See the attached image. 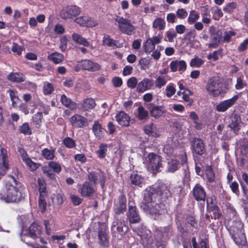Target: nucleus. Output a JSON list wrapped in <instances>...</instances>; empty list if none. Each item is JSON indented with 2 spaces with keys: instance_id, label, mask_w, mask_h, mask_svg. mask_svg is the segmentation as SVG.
Returning <instances> with one entry per match:
<instances>
[{
  "instance_id": "22",
  "label": "nucleus",
  "mask_w": 248,
  "mask_h": 248,
  "mask_svg": "<svg viewBox=\"0 0 248 248\" xmlns=\"http://www.w3.org/2000/svg\"><path fill=\"white\" fill-rule=\"evenodd\" d=\"M153 86V81L150 78H145L138 83L137 91L139 93H143L151 89Z\"/></svg>"
},
{
  "instance_id": "24",
  "label": "nucleus",
  "mask_w": 248,
  "mask_h": 248,
  "mask_svg": "<svg viewBox=\"0 0 248 248\" xmlns=\"http://www.w3.org/2000/svg\"><path fill=\"white\" fill-rule=\"evenodd\" d=\"M87 120L83 116L75 114L70 119V122L72 126L74 127H82L87 123Z\"/></svg>"
},
{
  "instance_id": "46",
  "label": "nucleus",
  "mask_w": 248,
  "mask_h": 248,
  "mask_svg": "<svg viewBox=\"0 0 248 248\" xmlns=\"http://www.w3.org/2000/svg\"><path fill=\"white\" fill-rule=\"evenodd\" d=\"M52 199L53 204L57 206H61L64 201L63 195L60 193L54 194Z\"/></svg>"
},
{
  "instance_id": "9",
  "label": "nucleus",
  "mask_w": 248,
  "mask_h": 248,
  "mask_svg": "<svg viewBox=\"0 0 248 248\" xmlns=\"http://www.w3.org/2000/svg\"><path fill=\"white\" fill-rule=\"evenodd\" d=\"M148 188L155 189L152 193L155 199H157L161 200L167 199L170 196V192L168 186L164 184H156Z\"/></svg>"
},
{
  "instance_id": "1",
  "label": "nucleus",
  "mask_w": 248,
  "mask_h": 248,
  "mask_svg": "<svg viewBox=\"0 0 248 248\" xmlns=\"http://www.w3.org/2000/svg\"><path fill=\"white\" fill-rule=\"evenodd\" d=\"M154 190L155 189L146 188L144 193L143 201L140 206L144 212L156 219L164 212L165 205L159 200L154 198L152 193Z\"/></svg>"
},
{
  "instance_id": "63",
  "label": "nucleus",
  "mask_w": 248,
  "mask_h": 248,
  "mask_svg": "<svg viewBox=\"0 0 248 248\" xmlns=\"http://www.w3.org/2000/svg\"><path fill=\"white\" fill-rule=\"evenodd\" d=\"M187 13L185 9L181 8L179 9L176 11V16L180 19H185L187 16Z\"/></svg>"
},
{
  "instance_id": "59",
  "label": "nucleus",
  "mask_w": 248,
  "mask_h": 248,
  "mask_svg": "<svg viewBox=\"0 0 248 248\" xmlns=\"http://www.w3.org/2000/svg\"><path fill=\"white\" fill-rule=\"evenodd\" d=\"M138 80L136 78L132 77L129 78L127 81V85L129 88L134 89L138 86Z\"/></svg>"
},
{
  "instance_id": "16",
  "label": "nucleus",
  "mask_w": 248,
  "mask_h": 248,
  "mask_svg": "<svg viewBox=\"0 0 248 248\" xmlns=\"http://www.w3.org/2000/svg\"><path fill=\"white\" fill-rule=\"evenodd\" d=\"M241 119L239 115L234 114L230 117V122L228 127L235 135L238 134L241 127Z\"/></svg>"
},
{
  "instance_id": "12",
  "label": "nucleus",
  "mask_w": 248,
  "mask_h": 248,
  "mask_svg": "<svg viewBox=\"0 0 248 248\" xmlns=\"http://www.w3.org/2000/svg\"><path fill=\"white\" fill-rule=\"evenodd\" d=\"M80 10L76 5L67 6L64 7L60 13L61 18L67 19H71L79 14Z\"/></svg>"
},
{
  "instance_id": "61",
  "label": "nucleus",
  "mask_w": 248,
  "mask_h": 248,
  "mask_svg": "<svg viewBox=\"0 0 248 248\" xmlns=\"http://www.w3.org/2000/svg\"><path fill=\"white\" fill-rule=\"evenodd\" d=\"M236 33L232 31H226L224 32L223 36V41L224 42H230L231 38L232 36H234Z\"/></svg>"
},
{
  "instance_id": "21",
  "label": "nucleus",
  "mask_w": 248,
  "mask_h": 248,
  "mask_svg": "<svg viewBox=\"0 0 248 248\" xmlns=\"http://www.w3.org/2000/svg\"><path fill=\"white\" fill-rule=\"evenodd\" d=\"M144 131L147 135L153 137H159L160 132L159 129L157 127L155 124L150 123L146 124L143 128Z\"/></svg>"
},
{
  "instance_id": "45",
  "label": "nucleus",
  "mask_w": 248,
  "mask_h": 248,
  "mask_svg": "<svg viewBox=\"0 0 248 248\" xmlns=\"http://www.w3.org/2000/svg\"><path fill=\"white\" fill-rule=\"evenodd\" d=\"M62 142L66 147L69 149H74L76 147V141L70 137L65 138Z\"/></svg>"
},
{
  "instance_id": "15",
  "label": "nucleus",
  "mask_w": 248,
  "mask_h": 248,
  "mask_svg": "<svg viewBox=\"0 0 248 248\" xmlns=\"http://www.w3.org/2000/svg\"><path fill=\"white\" fill-rule=\"evenodd\" d=\"M126 198L123 195H121L115 200L114 207V216H120L121 214H123L125 211L126 209Z\"/></svg>"
},
{
  "instance_id": "54",
  "label": "nucleus",
  "mask_w": 248,
  "mask_h": 248,
  "mask_svg": "<svg viewBox=\"0 0 248 248\" xmlns=\"http://www.w3.org/2000/svg\"><path fill=\"white\" fill-rule=\"evenodd\" d=\"M54 91L52 85L48 82L45 83L43 86V92L45 95L50 94Z\"/></svg>"
},
{
  "instance_id": "38",
  "label": "nucleus",
  "mask_w": 248,
  "mask_h": 248,
  "mask_svg": "<svg viewBox=\"0 0 248 248\" xmlns=\"http://www.w3.org/2000/svg\"><path fill=\"white\" fill-rule=\"evenodd\" d=\"M103 44L104 45L108 47L118 46V42L111 39L108 35H105L103 38Z\"/></svg>"
},
{
  "instance_id": "43",
  "label": "nucleus",
  "mask_w": 248,
  "mask_h": 248,
  "mask_svg": "<svg viewBox=\"0 0 248 248\" xmlns=\"http://www.w3.org/2000/svg\"><path fill=\"white\" fill-rule=\"evenodd\" d=\"M55 151L53 149L45 148L42 151V155L47 160H52L55 157Z\"/></svg>"
},
{
  "instance_id": "53",
  "label": "nucleus",
  "mask_w": 248,
  "mask_h": 248,
  "mask_svg": "<svg viewBox=\"0 0 248 248\" xmlns=\"http://www.w3.org/2000/svg\"><path fill=\"white\" fill-rule=\"evenodd\" d=\"M88 19H89V16H81L77 17L75 19V22L81 26L86 27Z\"/></svg>"
},
{
  "instance_id": "47",
  "label": "nucleus",
  "mask_w": 248,
  "mask_h": 248,
  "mask_svg": "<svg viewBox=\"0 0 248 248\" xmlns=\"http://www.w3.org/2000/svg\"><path fill=\"white\" fill-rule=\"evenodd\" d=\"M200 18V15L195 10H191L187 18V22L189 24H193L196 22Z\"/></svg>"
},
{
  "instance_id": "35",
  "label": "nucleus",
  "mask_w": 248,
  "mask_h": 248,
  "mask_svg": "<svg viewBox=\"0 0 248 248\" xmlns=\"http://www.w3.org/2000/svg\"><path fill=\"white\" fill-rule=\"evenodd\" d=\"M62 103L66 107L73 110L77 108V104L72 101L70 98H68L65 94H62L61 97Z\"/></svg>"
},
{
  "instance_id": "3",
  "label": "nucleus",
  "mask_w": 248,
  "mask_h": 248,
  "mask_svg": "<svg viewBox=\"0 0 248 248\" xmlns=\"http://www.w3.org/2000/svg\"><path fill=\"white\" fill-rule=\"evenodd\" d=\"M42 234L41 227L36 223H32L29 228L28 230L23 229L20 232L21 240L27 245L33 247L32 243L28 241L29 238L33 239L40 238Z\"/></svg>"
},
{
  "instance_id": "33",
  "label": "nucleus",
  "mask_w": 248,
  "mask_h": 248,
  "mask_svg": "<svg viewBox=\"0 0 248 248\" xmlns=\"http://www.w3.org/2000/svg\"><path fill=\"white\" fill-rule=\"evenodd\" d=\"M47 59L55 64H58L62 63L64 59V57L63 54L55 52L51 54H50L47 56Z\"/></svg>"
},
{
  "instance_id": "62",
  "label": "nucleus",
  "mask_w": 248,
  "mask_h": 248,
  "mask_svg": "<svg viewBox=\"0 0 248 248\" xmlns=\"http://www.w3.org/2000/svg\"><path fill=\"white\" fill-rule=\"evenodd\" d=\"M42 118L43 115L42 112H38L32 117V120L36 125H40Z\"/></svg>"
},
{
  "instance_id": "25",
  "label": "nucleus",
  "mask_w": 248,
  "mask_h": 248,
  "mask_svg": "<svg viewBox=\"0 0 248 248\" xmlns=\"http://www.w3.org/2000/svg\"><path fill=\"white\" fill-rule=\"evenodd\" d=\"M82 69L90 71H97L100 69V65L89 60H84L81 62Z\"/></svg>"
},
{
  "instance_id": "51",
  "label": "nucleus",
  "mask_w": 248,
  "mask_h": 248,
  "mask_svg": "<svg viewBox=\"0 0 248 248\" xmlns=\"http://www.w3.org/2000/svg\"><path fill=\"white\" fill-rule=\"evenodd\" d=\"M48 166L56 173H59L62 170L61 166L58 162L50 161L48 164Z\"/></svg>"
},
{
  "instance_id": "41",
  "label": "nucleus",
  "mask_w": 248,
  "mask_h": 248,
  "mask_svg": "<svg viewBox=\"0 0 248 248\" xmlns=\"http://www.w3.org/2000/svg\"><path fill=\"white\" fill-rule=\"evenodd\" d=\"M143 47L146 53H150L155 49V45L153 43L150 38H149L146 40V42L143 43Z\"/></svg>"
},
{
  "instance_id": "40",
  "label": "nucleus",
  "mask_w": 248,
  "mask_h": 248,
  "mask_svg": "<svg viewBox=\"0 0 248 248\" xmlns=\"http://www.w3.org/2000/svg\"><path fill=\"white\" fill-rule=\"evenodd\" d=\"M137 118L140 120L145 121L149 117V113L147 110L142 106H140L138 108Z\"/></svg>"
},
{
  "instance_id": "29",
  "label": "nucleus",
  "mask_w": 248,
  "mask_h": 248,
  "mask_svg": "<svg viewBox=\"0 0 248 248\" xmlns=\"http://www.w3.org/2000/svg\"><path fill=\"white\" fill-rule=\"evenodd\" d=\"M243 225L242 222L238 219H235L232 221V224L230 227L229 231L230 234L243 232Z\"/></svg>"
},
{
  "instance_id": "49",
  "label": "nucleus",
  "mask_w": 248,
  "mask_h": 248,
  "mask_svg": "<svg viewBox=\"0 0 248 248\" xmlns=\"http://www.w3.org/2000/svg\"><path fill=\"white\" fill-rule=\"evenodd\" d=\"M166 95L168 98L172 97L176 93V89L173 84H169L166 87Z\"/></svg>"
},
{
  "instance_id": "50",
  "label": "nucleus",
  "mask_w": 248,
  "mask_h": 248,
  "mask_svg": "<svg viewBox=\"0 0 248 248\" xmlns=\"http://www.w3.org/2000/svg\"><path fill=\"white\" fill-rule=\"evenodd\" d=\"M98 237L101 244L105 245L107 243V235L104 230L101 229L98 231Z\"/></svg>"
},
{
  "instance_id": "60",
  "label": "nucleus",
  "mask_w": 248,
  "mask_h": 248,
  "mask_svg": "<svg viewBox=\"0 0 248 248\" xmlns=\"http://www.w3.org/2000/svg\"><path fill=\"white\" fill-rule=\"evenodd\" d=\"M67 38L65 36H62L60 39V48L62 52L64 51L67 48Z\"/></svg>"
},
{
  "instance_id": "13",
  "label": "nucleus",
  "mask_w": 248,
  "mask_h": 248,
  "mask_svg": "<svg viewBox=\"0 0 248 248\" xmlns=\"http://www.w3.org/2000/svg\"><path fill=\"white\" fill-rule=\"evenodd\" d=\"M192 153L197 155H202L205 152V145L203 141L197 138H193L191 141Z\"/></svg>"
},
{
  "instance_id": "42",
  "label": "nucleus",
  "mask_w": 248,
  "mask_h": 248,
  "mask_svg": "<svg viewBox=\"0 0 248 248\" xmlns=\"http://www.w3.org/2000/svg\"><path fill=\"white\" fill-rule=\"evenodd\" d=\"M95 105V101L91 98L85 99L82 103V107L86 110L93 108Z\"/></svg>"
},
{
  "instance_id": "37",
  "label": "nucleus",
  "mask_w": 248,
  "mask_h": 248,
  "mask_svg": "<svg viewBox=\"0 0 248 248\" xmlns=\"http://www.w3.org/2000/svg\"><path fill=\"white\" fill-rule=\"evenodd\" d=\"M8 80L14 82H21L25 80L24 76L20 73H11L7 77Z\"/></svg>"
},
{
  "instance_id": "64",
  "label": "nucleus",
  "mask_w": 248,
  "mask_h": 248,
  "mask_svg": "<svg viewBox=\"0 0 248 248\" xmlns=\"http://www.w3.org/2000/svg\"><path fill=\"white\" fill-rule=\"evenodd\" d=\"M240 150L242 155H244L246 158H248V143L241 145Z\"/></svg>"
},
{
  "instance_id": "19",
  "label": "nucleus",
  "mask_w": 248,
  "mask_h": 248,
  "mask_svg": "<svg viewBox=\"0 0 248 248\" xmlns=\"http://www.w3.org/2000/svg\"><path fill=\"white\" fill-rule=\"evenodd\" d=\"M78 191L82 197H88L94 193L95 189L90 182L86 181L79 189Z\"/></svg>"
},
{
  "instance_id": "27",
  "label": "nucleus",
  "mask_w": 248,
  "mask_h": 248,
  "mask_svg": "<svg viewBox=\"0 0 248 248\" xmlns=\"http://www.w3.org/2000/svg\"><path fill=\"white\" fill-rule=\"evenodd\" d=\"M130 181L132 185L142 187L145 185V179L137 172H133L130 175Z\"/></svg>"
},
{
  "instance_id": "4",
  "label": "nucleus",
  "mask_w": 248,
  "mask_h": 248,
  "mask_svg": "<svg viewBox=\"0 0 248 248\" xmlns=\"http://www.w3.org/2000/svg\"><path fill=\"white\" fill-rule=\"evenodd\" d=\"M205 89L211 96L217 97L226 93L221 80L217 77H212L207 81Z\"/></svg>"
},
{
  "instance_id": "5",
  "label": "nucleus",
  "mask_w": 248,
  "mask_h": 248,
  "mask_svg": "<svg viewBox=\"0 0 248 248\" xmlns=\"http://www.w3.org/2000/svg\"><path fill=\"white\" fill-rule=\"evenodd\" d=\"M205 179L207 185L210 188L215 191H217L220 193L224 192L221 183L220 181L216 180L215 174L213 172L211 165H207L205 166Z\"/></svg>"
},
{
  "instance_id": "30",
  "label": "nucleus",
  "mask_w": 248,
  "mask_h": 248,
  "mask_svg": "<svg viewBox=\"0 0 248 248\" xmlns=\"http://www.w3.org/2000/svg\"><path fill=\"white\" fill-rule=\"evenodd\" d=\"M176 146V140L174 141L172 138H170L168 139L164 146L163 151L166 154L170 155L174 153Z\"/></svg>"
},
{
  "instance_id": "23",
  "label": "nucleus",
  "mask_w": 248,
  "mask_h": 248,
  "mask_svg": "<svg viewBox=\"0 0 248 248\" xmlns=\"http://www.w3.org/2000/svg\"><path fill=\"white\" fill-rule=\"evenodd\" d=\"M115 119L117 123L123 126H128L130 117L129 116L123 111H120L115 116Z\"/></svg>"
},
{
  "instance_id": "20",
  "label": "nucleus",
  "mask_w": 248,
  "mask_h": 248,
  "mask_svg": "<svg viewBox=\"0 0 248 248\" xmlns=\"http://www.w3.org/2000/svg\"><path fill=\"white\" fill-rule=\"evenodd\" d=\"M192 194L197 201H204L206 192L204 188L200 184H197L193 188Z\"/></svg>"
},
{
  "instance_id": "32",
  "label": "nucleus",
  "mask_w": 248,
  "mask_h": 248,
  "mask_svg": "<svg viewBox=\"0 0 248 248\" xmlns=\"http://www.w3.org/2000/svg\"><path fill=\"white\" fill-rule=\"evenodd\" d=\"M73 40L76 43L84 46H90V43L87 40L78 33L74 32L72 35Z\"/></svg>"
},
{
  "instance_id": "31",
  "label": "nucleus",
  "mask_w": 248,
  "mask_h": 248,
  "mask_svg": "<svg viewBox=\"0 0 248 248\" xmlns=\"http://www.w3.org/2000/svg\"><path fill=\"white\" fill-rule=\"evenodd\" d=\"M92 130L95 137L97 139L100 140L104 137L105 130L98 121L94 122Z\"/></svg>"
},
{
  "instance_id": "55",
  "label": "nucleus",
  "mask_w": 248,
  "mask_h": 248,
  "mask_svg": "<svg viewBox=\"0 0 248 248\" xmlns=\"http://www.w3.org/2000/svg\"><path fill=\"white\" fill-rule=\"evenodd\" d=\"M203 63V61L198 57L192 59L190 62L191 67H199Z\"/></svg>"
},
{
  "instance_id": "52",
  "label": "nucleus",
  "mask_w": 248,
  "mask_h": 248,
  "mask_svg": "<svg viewBox=\"0 0 248 248\" xmlns=\"http://www.w3.org/2000/svg\"><path fill=\"white\" fill-rule=\"evenodd\" d=\"M19 131L21 133L25 135H31V130L30 127L28 123H25L19 127Z\"/></svg>"
},
{
  "instance_id": "56",
  "label": "nucleus",
  "mask_w": 248,
  "mask_h": 248,
  "mask_svg": "<svg viewBox=\"0 0 248 248\" xmlns=\"http://www.w3.org/2000/svg\"><path fill=\"white\" fill-rule=\"evenodd\" d=\"M236 5L237 4L235 2H232L225 6L223 8V10L225 12L232 13L233 10L236 8Z\"/></svg>"
},
{
  "instance_id": "6",
  "label": "nucleus",
  "mask_w": 248,
  "mask_h": 248,
  "mask_svg": "<svg viewBox=\"0 0 248 248\" xmlns=\"http://www.w3.org/2000/svg\"><path fill=\"white\" fill-rule=\"evenodd\" d=\"M173 235V230L170 226H167L161 230H157L155 239L157 248H165L166 241Z\"/></svg>"
},
{
  "instance_id": "8",
  "label": "nucleus",
  "mask_w": 248,
  "mask_h": 248,
  "mask_svg": "<svg viewBox=\"0 0 248 248\" xmlns=\"http://www.w3.org/2000/svg\"><path fill=\"white\" fill-rule=\"evenodd\" d=\"M143 163L148 169L154 171H159L160 168L162 167L161 156L153 153H150L145 157Z\"/></svg>"
},
{
  "instance_id": "7",
  "label": "nucleus",
  "mask_w": 248,
  "mask_h": 248,
  "mask_svg": "<svg viewBox=\"0 0 248 248\" xmlns=\"http://www.w3.org/2000/svg\"><path fill=\"white\" fill-rule=\"evenodd\" d=\"M126 222L124 220V217L120 216H114V219L111 225V232L115 237L121 236L128 231Z\"/></svg>"
},
{
  "instance_id": "11",
  "label": "nucleus",
  "mask_w": 248,
  "mask_h": 248,
  "mask_svg": "<svg viewBox=\"0 0 248 248\" xmlns=\"http://www.w3.org/2000/svg\"><path fill=\"white\" fill-rule=\"evenodd\" d=\"M89 180L93 183L94 185L100 183L103 188L106 183V176L105 173L100 170L89 171L88 174Z\"/></svg>"
},
{
  "instance_id": "44",
  "label": "nucleus",
  "mask_w": 248,
  "mask_h": 248,
  "mask_svg": "<svg viewBox=\"0 0 248 248\" xmlns=\"http://www.w3.org/2000/svg\"><path fill=\"white\" fill-rule=\"evenodd\" d=\"M165 21L160 17L156 18L153 22V27L154 28L158 29L159 30H163L165 28Z\"/></svg>"
},
{
  "instance_id": "28",
  "label": "nucleus",
  "mask_w": 248,
  "mask_h": 248,
  "mask_svg": "<svg viewBox=\"0 0 248 248\" xmlns=\"http://www.w3.org/2000/svg\"><path fill=\"white\" fill-rule=\"evenodd\" d=\"M152 104L148 105L147 108L150 110V113L152 117L155 119H159L165 113V111L162 106H154L151 108L149 107Z\"/></svg>"
},
{
  "instance_id": "57",
  "label": "nucleus",
  "mask_w": 248,
  "mask_h": 248,
  "mask_svg": "<svg viewBox=\"0 0 248 248\" xmlns=\"http://www.w3.org/2000/svg\"><path fill=\"white\" fill-rule=\"evenodd\" d=\"M212 12L214 14L213 17L216 20H217L219 17L222 16L223 15L221 10L217 6L213 7Z\"/></svg>"
},
{
  "instance_id": "14",
  "label": "nucleus",
  "mask_w": 248,
  "mask_h": 248,
  "mask_svg": "<svg viewBox=\"0 0 248 248\" xmlns=\"http://www.w3.org/2000/svg\"><path fill=\"white\" fill-rule=\"evenodd\" d=\"M239 98L238 95H235L231 98L221 101L216 106V109L218 112H225L232 107Z\"/></svg>"
},
{
  "instance_id": "58",
  "label": "nucleus",
  "mask_w": 248,
  "mask_h": 248,
  "mask_svg": "<svg viewBox=\"0 0 248 248\" xmlns=\"http://www.w3.org/2000/svg\"><path fill=\"white\" fill-rule=\"evenodd\" d=\"M46 197H39L38 203L39 207L41 212H44L46 209Z\"/></svg>"
},
{
  "instance_id": "39",
  "label": "nucleus",
  "mask_w": 248,
  "mask_h": 248,
  "mask_svg": "<svg viewBox=\"0 0 248 248\" xmlns=\"http://www.w3.org/2000/svg\"><path fill=\"white\" fill-rule=\"evenodd\" d=\"M108 146L107 144L101 143L100 144L98 150L96 152L99 158L102 159L105 157L108 151Z\"/></svg>"
},
{
  "instance_id": "2",
  "label": "nucleus",
  "mask_w": 248,
  "mask_h": 248,
  "mask_svg": "<svg viewBox=\"0 0 248 248\" xmlns=\"http://www.w3.org/2000/svg\"><path fill=\"white\" fill-rule=\"evenodd\" d=\"M9 180L0 193L1 198L7 202H16L21 201L24 196L17 187L20 185L13 176H9Z\"/></svg>"
},
{
  "instance_id": "10",
  "label": "nucleus",
  "mask_w": 248,
  "mask_h": 248,
  "mask_svg": "<svg viewBox=\"0 0 248 248\" xmlns=\"http://www.w3.org/2000/svg\"><path fill=\"white\" fill-rule=\"evenodd\" d=\"M115 21L118 22V28L122 33L129 35L134 33L135 28L128 19L121 16H117Z\"/></svg>"
},
{
  "instance_id": "17",
  "label": "nucleus",
  "mask_w": 248,
  "mask_h": 248,
  "mask_svg": "<svg viewBox=\"0 0 248 248\" xmlns=\"http://www.w3.org/2000/svg\"><path fill=\"white\" fill-rule=\"evenodd\" d=\"M127 217L131 224L137 223L140 221V216L137 207L134 205V203L129 205Z\"/></svg>"
},
{
  "instance_id": "26",
  "label": "nucleus",
  "mask_w": 248,
  "mask_h": 248,
  "mask_svg": "<svg viewBox=\"0 0 248 248\" xmlns=\"http://www.w3.org/2000/svg\"><path fill=\"white\" fill-rule=\"evenodd\" d=\"M235 243L241 248H246L247 240L244 232L231 234Z\"/></svg>"
},
{
  "instance_id": "34",
  "label": "nucleus",
  "mask_w": 248,
  "mask_h": 248,
  "mask_svg": "<svg viewBox=\"0 0 248 248\" xmlns=\"http://www.w3.org/2000/svg\"><path fill=\"white\" fill-rule=\"evenodd\" d=\"M155 87L157 89H161L165 86L168 82L167 76L156 75L155 76Z\"/></svg>"
},
{
  "instance_id": "48",
  "label": "nucleus",
  "mask_w": 248,
  "mask_h": 248,
  "mask_svg": "<svg viewBox=\"0 0 248 248\" xmlns=\"http://www.w3.org/2000/svg\"><path fill=\"white\" fill-rule=\"evenodd\" d=\"M7 92L9 94L11 100L12 102V106L15 107L16 104L19 100L17 95V92L13 90H9Z\"/></svg>"
},
{
  "instance_id": "18",
  "label": "nucleus",
  "mask_w": 248,
  "mask_h": 248,
  "mask_svg": "<svg viewBox=\"0 0 248 248\" xmlns=\"http://www.w3.org/2000/svg\"><path fill=\"white\" fill-rule=\"evenodd\" d=\"M169 66L171 72L178 71L182 74L186 71L187 65L184 60H175L171 61Z\"/></svg>"
},
{
  "instance_id": "36",
  "label": "nucleus",
  "mask_w": 248,
  "mask_h": 248,
  "mask_svg": "<svg viewBox=\"0 0 248 248\" xmlns=\"http://www.w3.org/2000/svg\"><path fill=\"white\" fill-rule=\"evenodd\" d=\"M180 163L176 159H171L168 161L167 165V171L174 172L179 169Z\"/></svg>"
}]
</instances>
